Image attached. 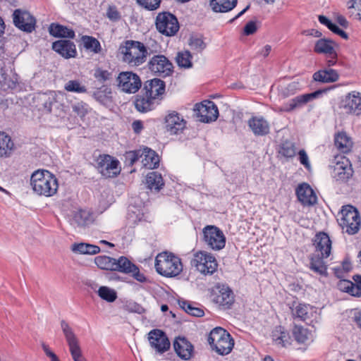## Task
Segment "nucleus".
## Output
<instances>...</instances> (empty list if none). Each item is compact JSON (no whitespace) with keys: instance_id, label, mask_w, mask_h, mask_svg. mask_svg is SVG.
Masks as SVG:
<instances>
[{"instance_id":"obj_10","label":"nucleus","mask_w":361,"mask_h":361,"mask_svg":"<svg viewBox=\"0 0 361 361\" xmlns=\"http://www.w3.org/2000/svg\"><path fill=\"white\" fill-rule=\"evenodd\" d=\"M203 240L213 250H222L226 245V237L216 226H207L203 228Z\"/></svg>"},{"instance_id":"obj_38","label":"nucleus","mask_w":361,"mask_h":361,"mask_svg":"<svg viewBox=\"0 0 361 361\" xmlns=\"http://www.w3.org/2000/svg\"><path fill=\"white\" fill-rule=\"evenodd\" d=\"M91 215L85 210H80L73 214L71 224L77 226L83 227L91 222Z\"/></svg>"},{"instance_id":"obj_60","label":"nucleus","mask_w":361,"mask_h":361,"mask_svg":"<svg viewBox=\"0 0 361 361\" xmlns=\"http://www.w3.org/2000/svg\"><path fill=\"white\" fill-rule=\"evenodd\" d=\"M42 346L44 353L50 358L51 361H60L57 355L50 350L48 345L42 343Z\"/></svg>"},{"instance_id":"obj_21","label":"nucleus","mask_w":361,"mask_h":361,"mask_svg":"<svg viewBox=\"0 0 361 361\" xmlns=\"http://www.w3.org/2000/svg\"><path fill=\"white\" fill-rule=\"evenodd\" d=\"M51 48L65 59L75 58L77 56L75 44L68 39H59L53 42Z\"/></svg>"},{"instance_id":"obj_52","label":"nucleus","mask_w":361,"mask_h":361,"mask_svg":"<svg viewBox=\"0 0 361 361\" xmlns=\"http://www.w3.org/2000/svg\"><path fill=\"white\" fill-rule=\"evenodd\" d=\"M279 152L284 157H293L295 155V145L289 141L283 142L280 146Z\"/></svg>"},{"instance_id":"obj_47","label":"nucleus","mask_w":361,"mask_h":361,"mask_svg":"<svg viewBox=\"0 0 361 361\" xmlns=\"http://www.w3.org/2000/svg\"><path fill=\"white\" fill-rule=\"evenodd\" d=\"M38 101L43 110L50 113L51 111L52 105L56 102L55 97L53 94H42L37 97Z\"/></svg>"},{"instance_id":"obj_59","label":"nucleus","mask_w":361,"mask_h":361,"mask_svg":"<svg viewBox=\"0 0 361 361\" xmlns=\"http://www.w3.org/2000/svg\"><path fill=\"white\" fill-rule=\"evenodd\" d=\"M158 48L159 46L155 41H152L151 45H149L148 44L146 46L145 45V49L147 50L146 57L157 53Z\"/></svg>"},{"instance_id":"obj_40","label":"nucleus","mask_w":361,"mask_h":361,"mask_svg":"<svg viewBox=\"0 0 361 361\" xmlns=\"http://www.w3.org/2000/svg\"><path fill=\"white\" fill-rule=\"evenodd\" d=\"M94 262L101 269L114 271L116 259L106 255L97 256L94 258Z\"/></svg>"},{"instance_id":"obj_1","label":"nucleus","mask_w":361,"mask_h":361,"mask_svg":"<svg viewBox=\"0 0 361 361\" xmlns=\"http://www.w3.org/2000/svg\"><path fill=\"white\" fill-rule=\"evenodd\" d=\"M165 88V82L159 78L145 81L140 94L136 96L135 109L142 113L153 110L163 99Z\"/></svg>"},{"instance_id":"obj_7","label":"nucleus","mask_w":361,"mask_h":361,"mask_svg":"<svg viewBox=\"0 0 361 361\" xmlns=\"http://www.w3.org/2000/svg\"><path fill=\"white\" fill-rule=\"evenodd\" d=\"M116 86L121 92L135 94L141 88L140 77L133 71H122L116 78Z\"/></svg>"},{"instance_id":"obj_53","label":"nucleus","mask_w":361,"mask_h":361,"mask_svg":"<svg viewBox=\"0 0 361 361\" xmlns=\"http://www.w3.org/2000/svg\"><path fill=\"white\" fill-rule=\"evenodd\" d=\"M189 45L191 49L197 53H201L206 47L207 44L202 37L192 36L189 39Z\"/></svg>"},{"instance_id":"obj_3","label":"nucleus","mask_w":361,"mask_h":361,"mask_svg":"<svg viewBox=\"0 0 361 361\" xmlns=\"http://www.w3.org/2000/svg\"><path fill=\"white\" fill-rule=\"evenodd\" d=\"M157 271L166 277L178 276L183 270L180 259L173 253L164 252L159 253L155 259Z\"/></svg>"},{"instance_id":"obj_58","label":"nucleus","mask_w":361,"mask_h":361,"mask_svg":"<svg viewBox=\"0 0 361 361\" xmlns=\"http://www.w3.org/2000/svg\"><path fill=\"white\" fill-rule=\"evenodd\" d=\"M257 25L255 22L250 21L244 27V34L245 35H253L257 31Z\"/></svg>"},{"instance_id":"obj_11","label":"nucleus","mask_w":361,"mask_h":361,"mask_svg":"<svg viewBox=\"0 0 361 361\" xmlns=\"http://www.w3.org/2000/svg\"><path fill=\"white\" fill-rule=\"evenodd\" d=\"M61 327L69 347L73 360L74 361H86L82 355V350L79 345V341L71 327L65 320H61Z\"/></svg>"},{"instance_id":"obj_16","label":"nucleus","mask_w":361,"mask_h":361,"mask_svg":"<svg viewBox=\"0 0 361 361\" xmlns=\"http://www.w3.org/2000/svg\"><path fill=\"white\" fill-rule=\"evenodd\" d=\"M14 25L20 30L31 32L35 27L36 20L27 11L16 9L13 14Z\"/></svg>"},{"instance_id":"obj_17","label":"nucleus","mask_w":361,"mask_h":361,"mask_svg":"<svg viewBox=\"0 0 361 361\" xmlns=\"http://www.w3.org/2000/svg\"><path fill=\"white\" fill-rule=\"evenodd\" d=\"M327 90V89L318 90L312 93L298 95L285 104L282 110L286 112H290L295 110V109L300 108L309 102L319 97Z\"/></svg>"},{"instance_id":"obj_23","label":"nucleus","mask_w":361,"mask_h":361,"mask_svg":"<svg viewBox=\"0 0 361 361\" xmlns=\"http://www.w3.org/2000/svg\"><path fill=\"white\" fill-rule=\"evenodd\" d=\"M218 293L214 299V302L225 309H228L234 302V295L231 289L226 286H217Z\"/></svg>"},{"instance_id":"obj_8","label":"nucleus","mask_w":361,"mask_h":361,"mask_svg":"<svg viewBox=\"0 0 361 361\" xmlns=\"http://www.w3.org/2000/svg\"><path fill=\"white\" fill-rule=\"evenodd\" d=\"M155 25L157 30L166 36L175 35L180 27L177 18L168 11L158 13Z\"/></svg>"},{"instance_id":"obj_64","label":"nucleus","mask_w":361,"mask_h":361,"mask_svg":"<svg viewBox=\"0 0 361 361\" xmlns=\"http://www.w3.org/2000/svg\"><path fill=\"white\" fill-rule=\"evenodd\" d=\"M350 286H352V282L348 280L341 281L338 284L339 288L346 293L349 292Z\"/></svg>"},{"instance_id":"obj_57","label":"nucleus","mask_w":361,"mask_h":361,"mask_svg":"<svg viewBox=\"0 0 361 361\" xmlns=\"http://www.w3.org/2000/svg\"><path fill=\"white\" fill-rule=\"evenodd\" d=\"M299 161L306 169H310V164L309 162L308 156L305 149H300L298 152Z\"/></svg>"},{"instance_id":"obj_51","label":"nucleus","mask_w":361,"mask_h":361,"mask_svg":"<svg viewBox=\"0 0 361 361\" xmlns=\"http://www.w3.org/2000/svg\"><path fill=\"white\" fill-rule=\"evenodd\" d=\"M111 90L106 86H102L92 94V97L99 102L104 104L109 98Z\"/></svg>"},{"instance_id":"obj_49","label":"nucleus","mask_w":361,"mask_h":361,"mask_svg":"<svg viewBox=\"0 0 361 361\" xmlns=\"http://www.w3.org/2000/svg\"><path fill=\"white\" fill-rule=\"evenodd\" d=\"M143 157L142 149L126 152L124 154L125 164L128 166H132L135 162Z\"/></svg>"},{"instance_id":"obj_32","label":"nucleus","mask_w":361,"mask_h":361,"mask_svg":"<svg viewBox=\"0 0 361 361\" xmlns=\"http://www.w3.org/2000/svg\"><path fill=\"white\" fill-rule=\"evenodd\" d=\"M324 258L326 257L319 253H313L310 257V269L319 275H325L326 274V266L323 261Z\"/></svg>"},{"instance_id":"obj_24","label":"nucleus","mask_w":361,"mask_h":361,"mask_svg":"<svg viewBox=\"0 0 361 361\" xmlns=\"http://www.w3.org/2000/svg\"><path fill=\"white\" fill-rule=\"evenodd\" d=\"M313 244L315 247L314 253H319L326 257L330 255L331 241L326 233L324 232L317 233L314 237Z\"/></svg>"},{"instance_id":"obj_5","label":"nucleus","mask_w":361,"mask_h":361,"mask_svg":"<svg viewBox=\"0 0 361 361\" xmlns=\"http://www.w3.org/2000/svg\"><path fill=\"white\" fill-rule=\"evenodd\" d=\"M341 218L338 219L343 231L348 235L356 234L360 228L361 220L357 209L351 206L345 205L341 211Z\"/></svg>"},{"instance_id":"obj_48","label":"nucleus","mask_w":361,"mask_h":361,"mask_svg":"<svg viewBox=\"0 0 361 361\" xmlns=\"http://www.w3.org/2000/svg\"><path fill=\"white\" fill-rule=\"evenodd\" d=\"M97 293L102 299L109 302H113L117 298L116 292L107 286H101Z\"/></svg>"},{"instance_id":"obj_43","label":"nucleus","mask_w":361,"mask_h":361,"mask_svg":"<svg viewBox=\"0 0 361 361\" xmlns=\"http://www.w3.org/2000/svg\"><path fill=\"white\" fill-rule=\"evenodd\" d=\"M84 47L87 50L98 54L101 51L102 47L100 42L94 37L88 35H83L81 38Z\"/></svg>"},{"instance_id":"obj_36","label":"nucleus","mask_w":361,"mask_h":361,"mask_svg":"<svg viewBox=\"0 0 361 361\" xmlns=\"http://www.w3.org/2000/svg\"><path fill=\"white\" fill-rule=\"evenodd\" d=\"M313 310V307L310 305L298 304L292 309V315L294 318H298L301 321L306 322L310 318V314Z\"/></svg>"},{"instance_id":"obj_42","label":"nucleus","mask_w":361,"mask_h":361,"mask_svg":"<svg viewBox=\"0 0 361 361\" xmlns=\"http://www.w3.org/2000/svg\"><path fill=\"white\" fill-rule=\"evenodd\" d=\"M178 305L181 309L192 316L201 317L204 314L202 309L192 306V305L187 300H178Z\"/></svg>"},{"instance_id":"obj_22","label":"nucleus","mask_w":361,"mask_h":361,"mask_svg":"<svg viewBox=\"0 0 361 361\" xmlns=\"http://www.w3.org/2000/svg\"><path fill=\"white\" fill-rule=\"evenodd\" d=\"M295 193L298 200L304 206H312L317 203V197L314 192L306 183L300 184L295 190Z\"/></svg>"},{"instance_id":"obj_30","label":"nucleus","mask_w":361,"mask_h":361,"mask_svg":"<svg viewBox=\"0 0 361 361\" xmlns=\"http://www.w3.org/2000/svg\"><path fill=\"white\" fill-rule=\"evenodd\" d=\"M238 0H210L209 5L216 13H226L232 11L237 5Z\"/></svg>"},{"instance_id":"obj_6","label":"nucleus","mask_w":361,"mask_h":361,"mask_svg":"<svg viewBox=\"0 0 361 361\" xmlns=\"http://www.w3.org/2000/svg\"><path fill=\"white\" fill-rule=\"evenodd\" d=\"M191 265L204 275H212L216 270L218 263L216 258L206 251H199L193 255Z\"/></svg>"},{"instance_id":"obj_31","label":"nucleus","mask_w":361,"mask_h":361,"mask_svg":"<svg viewBox=\"0 0 361 361\" xmlns=\"http://www.w3.org/2000/svg\"><path fill=\"white\" fill-rule=\"evenodd\" d=\"M143 157L141 160L142 165L147 169H155L159 166V157L157 153L148 148L145 147L142 149Z\"/></svg>"},{"instance_id":"obj_29","label":"nucleus","mask_w":361,"mask_h":361,"mask_svg":"<svg viewBox=\"0 0 361 361\" xmlns=\"http://www.w3.org/2000/svg\"><path fill=\"white\" fill-rule=\"evenodd\" d=\"M49 32L55 37L73 39L75 37L73 29L57 23H51L49 27Z\"/></svg>"},{"instance_id":"obj_26","label":"nucleus","mask_w":361,"mask_h":361,"mask_svg":"<svg viewBox=\"0 0 361 361\" xmlns=\"http://www.w3.org/2000/svg\"><path fill=\"white\" fill-rule=\"evenodd\" d=\"M166 128L171 135L182 132L185 127V120L175 111L169 114L165 118Z\"/></svg>"},{"instance_id":"obj_9","label":"nucleus","mask_w":361,"mask_h":361,"mask_svg":"<svg viewBox=\"0 0 361 361\" xmlns=\"http://www.w3.org/2000/svg\"><path fill=\"white\" fill-rule=\"evenodd\" d=\"M147 68L154 75L165 78L173 72V66L169 59L162 54H154L147 62Z\"/></svg>"},{"instance_id":"obj_62","label":"nucleus","mask_w":361,"mask_h":361,"mask_svg":"<svg viewBox=\"0 0 361 361\" xmlns=\"http://www.w3.org/2000/svg\"><path fill=\"white\" fill-rule=\"evenodd\" d=\"M350 288L348 293L356 297L361 296V288L359 286L352 282V286Z\"/></svg>"},{"instance_id":"obj_45","label":"nucleus","mask_w":361,"mask_h":361,"mask_svg":"<svg viewBox=\"0 0 361 361\" xmlns=\"http://www.w3.org/2000/svg\"><path fill=\"white\" fill-rule=\"evenodd\" d=\"M191 59L192 55L189 51L178 52L176 57L178 66L185 68H189L192 66Z\"/></svg>"},{"instance_id":"obj_4","label":"nucleus","mask_w":361,"mask_h":361,"mask_svg":"<svg viewBox=\"0 0 361 361\" xmlns=\"http://www.w3.org/2000/svg\"><path fill=\"white\" fill-rule=\"evenodd\" d=\"M119 50L123 55V61L130 66H138L146 61L147 50L142 42L127 40L120 46Z\"/></svg>"},{"instance_id":"obj_25","label":"nucleus","mask_w":361,"mask_h":361,"mask_svg":"<svg viewBox=\"0 0 361 361\" xmlns=\"http://www.w3.org/2000/svg\"><path fill=\"white\" fill-rule=\"evenodd\" d=\"M174 350L181 359L188 360L193 354V345L184 337H178L173 343Z\"/></svg>"},{"instance_id":"obj_39","label":"nucleus","mask_w":361,"mask_h":361,"mask_svg":"<svg viewBox=\"0 0 361 361\" xmlns=\"http://www.w3.org/2000/svg\"><path fill=\"white\" fill-rule=\"evenodd\" d=\"M13 142L9 135L0 131V157H7L12 150Z\"/></svg>"},{"instance_id":"obj_37","label":"nucleus","mask_w":361,"mask_h":361,"mask_svg":"<svg viewBox=\"0 0 361 361\" xmlns=\"http://www.w3.org/2000/svg\"><path fill=\"white\" fill-rule=\"evenodd\" d=\"M234 345V341L228 334L225 338L216 344L212 349L215 350L219 355H225L231 353Z\"/></svg>"},{"instance_id":"obj_54","label":"nucleus","mask_w":361,"mask_h":361,"mask_svg":"<svg viewBox=\"0 0 361 361\" xmlns=\"http://www.w3.org/2000/svg\"><path fill=\"white\" fill-rule=\"evenodd\" d=\"M137 2L148 11H155L159 8L161 0H137Z\"/></svg>"},{"instance_id":"obj_55","label":"nucleus","mask_w":361,"mask_h":361,"mask_svg":"<svg viewBox=\"0 0 361 361\" xmlns=\"http://www.w3.org/2000/svg\"><path fill=\"white\" fill-rule=\"evenodd\" d=\"M94 77L99 82H104L112 78V73L107 70H103L101 68L95 69Z\"/></svg>"},{"instance_id":"obj_27","label":"nucleus","mask_w":361,"mask_h":361,"mask_svg":"<svg viewBox=\"0 0 361 361\" xmlns=\"http://www.w3.org/2000/svg\"><path fill=\"white\" fill-rule=\"evenodd\" d=\"M248 126L256 136H264L269 133V123L262 116H252L248 121Z\"/></svg>"},{"instance_id":"obj_18","label":"nucleus","mask_w":361,"mask_h":361,"mask_svg":"<svg viewBox=\"0 0 361 361\" xmlns=\"http://www.w3.org/2000/svg\"><path fill=\"white\" fill-rule=\"evenodd\" d=\"M148 340L151 347L161 354L170 348V342L166 334L160 329H153L148 334Z\"/></svg>"},{"instance_id":"obj_13","label":"nucleus","mask_w":361,"mask_h":361,"mask_svg":"<svg viewBox=\"0 0 361 361\" xmlns=\"http://www.w3.org/2000/svg\"><path fill=\"white\" fill-rule=\"evenodd\" d=\"M194 112L195 116L202 123L214 121L219 116L218 108L212 101H204L200 104H196Z\"/></svg>"},{"instance_id":"obj_33","label":"nucleus","mask_w":361,"mask_h":361,"mask_svg":"<svg viewBox=\"0 0 361 361\" xmlns=\"http://www.w3.org/2000/svg\"><path fill=\"white\" fill-rule=\"evenodd\" d=\"M146 184L149 190L159 192L164 186V183L161 175L158 172L153 171L147 175Z\"/></svg>"},{"instance_id":"obj_12","label":"nucleus","mask_w":361,"mask_h":361,"mask_svg":"<svg viewBox=\"0 0 361 361\" xmlns=\"http://www.w3.org/2000/svg\"><path fill=\"white\" fill-rule=\"evenodd\" d=\"M338 47V44L334 41L326 38H322L315 42L314 51L317 54L326 55L328 58L326 65L331 67L336 63L338 58L336 49Z\"/></svg>"},{"instance_id":"obj_44","label":"nucleus","mask_w":361,"mask_h":361,"mask_svg":"<svg viewBox=\"0 0 361 361\" xmlns=\"http://www.w3.org/2000/svg\"><path fill=\"white\" fill-rule=\"evenodd\" d=\"M288 333L281 326H276L272 331V339L278 345L285 346V343L288 342Z\"/></svg>"},{"instance_id":"obj_2","label":"nucleus","mask_w":361,"mask_h":361,"mask_svg":"<svg viewBox=\"0 0 361 361\" xmlns=\"http://www.w3.org/2000/svg\"><path fill=\"white\" fill-rule=\"evenodd\" d=\"M30 185L39 195L51 197L58 190V180L47 170L35 171L31 176Z\"/></svg>"},{"instance_id":"obj_41","label":"nucleus","mask_w":361,"mask_h":361,"mask_svg":"<svg viewBox=\"0 0 361 361\" xmlns=\"http://www.w3.org/2000/svg\"><path fill=\"white\" fill-rule=\"evenodd\" d=\"M228 334L221 327H216L212 330L208 337V342L211 347L213 348L221 339L225 338Z\"/></svg>"},{"instance_id":"obj_63","label":"nucleus","mask_w":361,"mask_h":361,"mask_svg":"<svg viewBox=\"0 0 361 361\" xmlns=\"http://www.w3.org/2000/svg\"><path fill=\"white\" fill-rule=\"evenodd\" d=\"M348 7L349 9L354 8L361 12V0H350L348 2Z\"/></svg>"},{"instance_id":"obj_34","label":"nucleus","mask_w":361,"mask_h":361,"mask_svg":"<svg viewBox=\"0 0 361 361\" xmlns=\"http://www.w3.org/2000/svg\"><path fill=\"white\" fill-rule=\"evenodd\" d=\"M71 250L75 253L82 255H96L100 252V247L97 245L80 243L73 244Z\"/></svg>"},{"instance_id":"obj_14","label":"nucleus","mask_w":361,"mask_h":361,"mask_svg":"<svg viewBox=\"0 0 361 361\" xmlns=\"http://www.w3.org/2000/svg\"><path fill=\"white\" fill-rule=\"evenodd\" d=\"M97 164L98 171L105 178H114L120 173L119 161L110 155H99Z\"/></svg>"},{"instance_id":"obj_28","label":"nucleus","mask_w":361,"mask_h":361,"mask_svg":"<svg viewBox=\"0 0 361 361\" xmlns=\"http://www.w3.org/2000/svg\"><path fill=\"white\" fill-rule=\"evenodd\" d=\"M312 78L316 82L330 83L337 81L339 78V75L336 71L326 68L315 72L312 75Z\"/></svg>"},{"instance_id":"obj_35","label":"nucleus","mask_w":361,"mask_h":361,"mask_svg":"<svg viewBox=\"0 0 361 361\" xmlns=\"http://www.w3.org/2000/svg\"><path fill=\"white\" fill-rule=\"evenodd\" d=\"M335 146L342 152H348L353 145L351 139L344 132L338 133L335 136Z\"/></svg>"},{"instance_id":"obj_20","label":"nucleus","mask_w":361,"mask_h":361,"mask_svg":"<svg viewBox=\"0 0 361 361\" xmlns=\"http://www.w3.org/2000/svg\"><path fill=\"white\" fill-rule=\"evenodd\" d=\"M341 107L347 114L360 115L361 114V94L356 91L348 93L342 100Z\"/></svg>"},{"instance_id":"obj_15","label":"nucleus","mask_w":361,"mask_h":361,"mask_svg":"<svg viewBox=\"0 0 361 361\" xmlns=\"http://www.w3.org/2000/svg\"><path fill=\"white\" fill-rule=\"evenodd\" d=\"M114 271L126 274H130L135 280L141 283L147 281L144 274L140 273L139 268L124 256L116 259V264L114 265Z\"/></svg>"},{"instance_id":"obj_61","label":"nucleus","mask_w":361,"mask_h":361,"mask_svg":"<svg viewBox=\"0 0 361 361\" xmlns=\"http://www.w3.org/2000/svg\"><path fill=\"white\" fill-rule=\"evenodd\" d=\"M73 110L79 116H84L87 114V109L82 104H76L73 106Z\"/></svg>"},{"instance_id":"obj_19","label":"nucleus","mask_w":361,"mask_h":361,"mask_svg":"<svg viewBox=\"0 0 361 361\" xmlns=\"http://www.w3.org/2000/svg\"><path fill=\"white\" fill-rule=\"evenodd\" d=\"M336 164L334 166V176L337 180L346 181L353 173L351 164L345 157L339 156L335 157Z\"/></svg>"},{"instance_id":"obj_56","label":"nucleus","mask_w":361,"mask_h":361,"mask_svg":"<svg viewBox=\"0 0 361 361\" xmlns=\"http://www.w3.org/2000/svg\"><path fill=\"white\" fill-rule=\"evenodd\" d=\"M106 16L111 21L116 22L121 19V16L115 6H109L107 12Z\"/></svg>"},{"instance_id":"obj_50","label":"nucleus","mask_w":361,"mask_h":361,"mask_svg":"<svg viewBox=\"0 0 361 361\" xmlns=\"http://www.w3.org/2000/svg\"><path fill=\"white\" fill-rule=\"evenodd\" d=\"M65 90L71 92L85 93L87 88L78 80H71L68 81L64 86Z\"/></svg>"},{"instance_id":"obj_46","label":"nucleus","mask_w":361,"mask_h":361,"mask_svg":"<svg viewBox=\"0 0 361 361\" xmlns=\"http://www.w3.org/2000/svg\"><path fill=\"white\" fill-rule=\"evenodd\" d=\"M293 335L295 341L299 343H305L309 339V332L302 326L294 325Z\"/></svg>"}]
</instances>
